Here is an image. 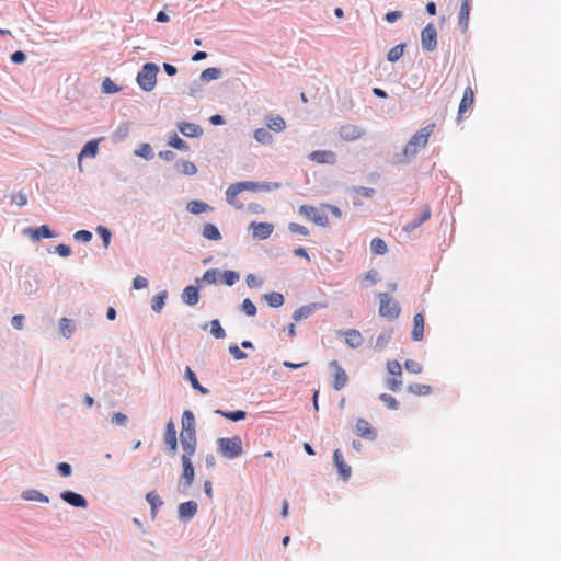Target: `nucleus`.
Segmentation results:
<instances>
[{"instance_id":"11","label":"nucleus","mask_w":561,"mask_h":561,"mask_svg":"<svg viewBox=\"0 0 561 561\" xmlns=\"http://www.w3.org/2000/svg\"><path fill=\"white\" fill-rule=\"evenodd\" d=\"M163 442L167 445L169 453L175 455L178 451V437L176 428L172 420L165 424Z\"/></svg>"},{"instance_id":"57","label":"nucleus","mask_w":561,"mask_h":561,"mask_svg":"<svg viewBox=\"0 0 561 561\" xmlns=\"http://www.w3.org/2000/svg\"><path fill=\"white\" fill-rule=\"evenodd\" d=\"M102 89L105 93H115L118 91L117 85L108 78L103 81Z\"/></svg>"},{"instance_id":"9","label":"nucleus","mask_w":561,"mask_h":561,"mask_svg":"<svg viewBox=\"0 0 561 561\" xmlns=\"http://www.w3.org/2000/svg\"><path fill=\"white\" fill-rule=\"evenodd\" d=\"M365 135V130L355 124L342 125L339 129V136L344 141H355Z\"/></svg>"},{"instance_id":"2","label":"nucleus","mask_w":561,"mask_h":561,"mask_svg":"<svg viewBox=\"0 0 561 561\" xmlns=\"http://www.w3.org/2000/svg\"><path fill=\"white\" fill-rule=\"evenodd\" d=\"M434 129H435V124H430V125L421 128L409 140V142L404 147L403 153L405 156L416 154L421 149H423L426 146L428 138L433 134Z\"/></svg>"},{"instance_id":"63","label":"nucleus","mask_w":561,"mask_h":561,"mask_svg":"<svg viewBox=\"0 0 561 561\" xmlns=\"http://www.w3.org/2000/svg\"><path fill=\"white\" fill-rule=\"evenodd\" d=\"M112 423L116 425H126L127 416L121 412L114 413L112 415Z\"/></svg>"},{"instance_id":"49","label":"nucleus","mask_w":561,"mask_h":561,"mask_svg":"<svg viewBox=\"0 0 561 561\" xmlns=\"http://www.w3.org/2000/svg\"><path fill=\"white\" fill-rule=\"evenodd\" d=\"M387 370L392 376L401 377L402 375V368L398 360H389L387 363Z\"/></svg>"},{"instance_id":"48","label":"nucleus","mask_w":561,"mask_h":561,"mask_svg":"<svg viewBox=\"0 0 561 561\" xmlns=\"http://www.w3.org/2000/svg\"><path fill=\"white\" fill-rule=\"evenodd\" d=\"M379 399L391 410H397L399 407V403L394 397L388 393H381L379 396Z\"/></svg>"},{"instance_id":"60","label":"nucleus","mask_w":561,"mask_h":561,"mask_svg":"<svg viewBox=\"0 0 561 561\" xmlns=\"http://www.w3.org/2000/svg\"><path fill=\"white\" fill-rule=\"evenodd\" d=\"M247 285L250 288H257L262 285V280L259 279L255 275L249 274L245 278Z\"/></svg>"},{"instance_id":"35","label":"nucleus","mask_w":561,"mask_h":561,"mask_svg":"<svg viewBox=\"0 0 561 561\" xmlns=\"http://www.w3.org/2000/svg\"><path fill=\"white\" fill-rule=\"evenodd\" d=\"M98 153V141L91 140L84 145L82 148L79 160H81L83 157H95Z\"/></svg>"},{"instance_id":"12","label":"nucleus","mask_w":561,"mask_h":561,"mask_svg":"<svg viewBox=\"0 0 561 561\" xmlns=\"http://www.w3.org/2000/svg\"><path fill=\"white\" fill-rule=\"evenodd\" d=\"M250 228L252 229L253 237L259 240H265L271 237L274 230V226L268 222H251Z\"/></svg>"},{"instance_id":"18","label":"nucleus","mask_w":561,"mask_h":561,"mask_svg":"<svg viewBox=\"0 0 561 561\" xmlns=\"http://www.w3.org/2000/svg\"><path fill=\"white\" fill-rule=\"evenodd\" d=\"M60 497L75 507L85 508L88 506L87 500L81 494L75 493L72 491H64L60 494Z\"/></svg>"},{"instance_id":"40","label":"nucleus","mask_w":561,"mask_h":561,"mask_svg":"<svg viewBox=\"0 0 561 561\" xmlns=\"http://www.w3.org/2000/svg\"><path fill=\"white\" fill-rule=\"evenodd\" d=\"M165 298H167V293L165 291L157 294L156 296H153L152 301H151L152 310L156 311V312H160L162 310L163 306H164Z\"/></svg>"},{"instance_id":"42","label":"nucleus","mask_w":561,"mask_h":561,"mask_svg":"<svg viewBox=\"0 0 561 561\" xmlns=\"http://www.w3.org/2000/svg\"><path fill=\"white\" fill-rule=\"evenodd\" d=\"M371 251L376 254H385L387 252V244L380 238H374L370 243Z\"/></svg>"},{"instance_id":"13","label":"nucleus","mask_w":561,"mask_h":561,"mask_svg":"<svg viewBox=\"0 0 561 561\" xmlns=\"http://www.w3.org/2000/svg\"><path fill=\"white\" fill-rule=\"evenodd\" d=\"M333 458L334 465L339 471L340 477L344 481L348 480L352 474V468L344 461L343 455L340 449L334 450Z\"/></svg>"},{"instance_id":"64","label":"nucleus","mask_w":561,"mask_h":561,"mask_svg":"<svg viewBox=\"0 0 561 561\" xmlns=\"http://www.w3.org/2000/svg\"><path fill=\"white\" fill-rule=\"evenodd\" d=\"M57 470L62 477H69L72 472L70 465L67 462L58 463Z\"/></svg>"},{"instance_id":"7","label":"nucleus","mask_w":561,"mask_h":561,"mask_svg":"<svg viewBox=\"0 0 561 561\" xmlns=\"http://www.w3.org/2000/svg\"><path fill=\"white\" fill-rule=\"evenodd\" d=\"M299 213L301 215L306 216L307 218H309L311 221H313L318 226H321V227L329 226V218L322 209H319V208H316L312 206H308V205H302L299 207Z\"/></svg>"},{"instance_id":"3","label":"nucleus","mask_w":561,"mask_h":561,"mask_svg":"<svg viewBox=\"0 0 561 561\" xmlns=\"http://www.w3.org/2000/svg\"><path fill=\"white\" fill-rule=\"evenodd\" d=\"M158 72V65L153 62L145 64L137 73L136 81L138 85L146 92L152 91L157 84Z\"/></svg>"},{"instance_id":"34","label":"nucleus","mask_w":561,"mask_h":561,"mask_svg":"<svg viewBox=\"0 0 561 561\" xmlns=\"http://www.w3.org/2000/svg\"><path fill=\"white\" fill-rule=\"evenodd\" d=\"M187 209L192 214L198 215V214H202V213L210 210L211 207L208 204L204 203V202L192 201V202H190L187 204Z\"/></svg>"},{"instance_id":"4","label":"nucleus","mask_w":561,"mask_h":561,"mask_svg":"<svg viewBox=\"0 0 561 561\" xmlns=\"http://www.w3.org/2000/svg\"><path fill=\"white\" fill-rule=\"evenodd\" d=\"M218 451L222 457L233 459L242 455V439L239 436L219 438L217 440Z\"/></svg>"},{"instance_id":"27","label":"nucleus","mask_w":561,"mask_h":561,"mask_svg":"<svg viewBox=\"0 0 561 561\" xmlns=\"http://www.w3.org/2000/svg\"><path fill=\"white\" fill-rule=\"evenodd\" d=\"M197 512V504L194 501L181 503L179 506V514L182 517H193Z\"/></svg>"},{"instance_id":"5","label":"nucleus","mask_w":561,"mask_h":561,"mask_svg":"<svg viewBox=\"0 0 561 561\" xmlns=\"http://www.w3.org/2000/svg\"><path fill=\"white\" fill-rule=\"evenodd\" d=\"M379 299V316L389 320H396L399 318L401 308L396 299L389 296L387 293H380Z\"/></svg>"},{"instance_id":"55","label":"nucleus","mask_w":561,"mask_h":561,"mask_svg":"<svg viewBox=\"0 0 561 561\" xmlns=\"http://www.w3.org/2000/svg\"><path fill=\"white\" fill-rule=\"evenodd\" d=\"M239 186V190L242 191H256L260 188V184L252 181H244V182H238L236 183Z\"/></svg>"},{"instance_id":"39","label":"nucleus","mask_w":561,"mask_h":561,"mask_svg":"<svg viewBox=\"0 0 561 561\" xmlns=\"http://www.w3.org/2000/svg\"><path fill=\"white\" fill-rule=\"evenodd\" d=\"M221 71L218 68H207L201 73V80L202 81H211L216 80L220 77Z\"/></svg>"},{"instance_id":"32","label":"nucleus","mask_w":561,"mask_h":561,"mask_svg":"<svg viewBox=\"0 0 561 561\" xmlns=\"http://www.w3.org/2000/svg\"><path fill=\"white\" fill-rule=\"evenodd\" d=\"M186 377L190 380L192 387L197 390L201 394H207L209 391L207 388L203 387L195 375V373L190 368L186 367Z\"/></svg>"},{"instance_id":"46","label":"nucleus","mask_w":561,"mask_h":561,"mask_svg":"<svg viewBox=\"0 0 561 561\" xmlns=\"http://www.w3.org/2000/svg\"><path fill=\"white\" fill-rule=\"evenodd\" d=\"M169 145L171 147H173L175 149H179V150H182V151H187L188 150L187 144L182 138H180L176 134H174L170 138Z\"/></svg>"},{"instance_id":"6","label":"nucleus","mask_w":561,"mask_h":561,"mask_svg":"<svg viewBox=\"0 0 561 561\" xmlns=\"http://www.w3.org/2000/svg\"><path fill=\"white\" fill-rule=\"evenodd\" d=\"M182 450H183V454H182L181 460H182L183 473H182L180 482L184 481V485L188 486L192 484L194 477H195V471H194V467L192 463V457L196 453V447H182Z\"/></svg>"},{"instance_id":"50","label":"nucleus","mask_w":561,"mask_h":561,"mask_svg":"<svg viewBox=\"0 0 561 561\" xmlns=\"http://www.w3.org/2000/svg\"><path fill=\"white\" fill-rule=\"evenodd\" d=\"M387 387L393 392H398L401 389L402 380L401 377L392 376L387 379Z\"/></svg>"},{"instance_id":"62","label":"nucleus","mask_w":561,"mask_h":561,"mask_svg":"<svg viewBox=\"0 0 561 561\" xmlns=\"http://www.w3.org/2000/svg\"><path fill=\"white\" fill-rule=\"evenodd\" d=\"M229 352L236 359L247 358V354L243 351H241L237 345H231L229 347Z\"/></svg>"},{"instance_id":"23","label":"nucleus","mask_w":561,"mask_h":561,"mask_svg":"<svg viewBox=\"0 0 561 561\" xmlns=\"http://www.w3.org/2000/svg\"><path fill=\"white\" fill-rule=\"evenodd\" d=\"M182 299L188 306H195L199 300L198 288L195 286H187L184 288Z\"/></svg>"},{"instance_id":"51","label":"nucleus","mask_w":561,"mask_h":561,"mask_svg":"<svg viewBox=\"0 0 561 561\" xmlns=\"http://www.w3.org/2000/svg\"><path fill=\"white\" fill-rule=\"evenodd\" d=\"M96 232L102 238L104 247L107 248L111 242V237H112L111 231L107 228H105L104 226H98Z\"/></svg>"},{"instance_id":"45","label":"nucleus","mask_w":561,"mask_h":561,"mask_svg":"<svg viewBox=\"0 0 561 561\" xmlns=\"http://www.w3.org/2000/svg\"><path fill=\"white\" fill-rule=\"evenodd\" d=\"M403 50H404V45L403 44H399L394 47H392L388 55H387V58L389 61H397L401 58V56L403 55Z\"/></svg>"},{"instance_id":"59","label":"nucleus","mask_w":561,"mask_h":561,"mask_svg":"<svg viewBox=\"0 0 561 561\" xmlns=\"http://www.w3.org/2000/svg\"><path fill=\"white\" fill-rule=\"evenodd\" d=\"M12 202L19 206H24L27 203V196L23 192L13 194L11 197Z\"/></svg>"},{"instance_id":"43","label":"nucleus","mask_w":561,"mask_h":561,"mask_svg":"<svg viewBox=\"0 0 561 561\" xmlns=\"http://www.w3.org/2000/svg\"><path fill=\"white\" fill-rule=\"evenodd\" d=\"M216 413H219L224 417H226L230 421H233V422L241 421V420L245 419V412L241 411V410L233 411V412H224L221 410H217Z\"/></svg>"},{"instance_id":"21","label":"nucleus","mask_w":561,"mask_h":561,"mask_svg":"<svg viewBox=\"0 0 561 561\" xmlns=\"http://www.w3.org/2000/svg\"><path fill=\"white\" fill-rule=\"evenodd\" d=\"M411 336L414 341H421L424 336V317L422 313H416L413 318Z\"/></svg>"},{"instance_id":"37","label":"nucleus","mask_w":561,"mask_h":561,"mask_svg":"<svg viewBox=\"0 0 561 561\" xmlns=\"http://www.w3.org/2000/svg\"><path fill=\"white\" fill-rule=\"evenodd\" d=\"M59 331L65 337H70L75 332V325L71 320L62 318L59 321Z\"/></svg>"},{"instance_id":"17","label":"nucleus","mask_w":561,"mask_h":561,"mask_svg":"<svg viewBox=\"0 0 561 561\" xmlns=\"http://www.w3.org/2000/svg\"><path fill=\"white\" fill-rule=\"evenodd\" d=\"M431 214H432L431 207L428 205H425L423 207L420 216L417 218L413 219L411 222H408L407 225H404L403 230L408 233L413 231L414 229L420 227L423 222L428 220L431 218Z\"/></svg>"},{"instance_id":"1","label":"nucleus","mask_w":561,"mask_h":561,"mask_svg":"<svg viewBox=\"0 0 561 561\" xmlns=\"http://www.w3.org/2000/svg\"><path fill=\"white\" fill-rule=\"evenodd\" d=\"M182 430L180 433L181 447H196L195 417L192 411L185 410L182 414Z\"/></svg>"},{"instance_id":"44","label":"nucleus","mask_w":561,"mask_h":561,"mask_svg":"<svg viewBox=\"0 0 561 561\" xmlns=\"http://www.w3.org/2000/svg\"><path fill=\"white\" fill-rule=\"evenodd\" d=\"M210 333L216 337V339H224L226 336V332L225 330L222 329L219 320L215 319V320H211L210 321Z\"/></svg>"},{"instance_id":"38","label":"nucleus","mask_w":561,"mask_h":561,"mask_svg":"<svg viewBox=\"0 0 561 561\" xmlns=\"http://www.w3.org/2000/svg\"><path fill=\"white\" fill-rule=\"evenodd\" d=\"M254 138L256 141L264 144V145L271 144L273 141V137H272L271 133L265 128H257L254 131Z\"/></svg>"},{"instance_id":"58","label":"nucleus","mask_w":561,"mask_h":561,"mask_svg":"<svg viewBox=\"0 0 561 561\" xmlns=\"http://www.w3.org/2000/svg\"><path fill=\"white\" fill-rule=\"evenodd\" d=\"M75 239L82 242H89L92 239V233L88 230H79L75 233Z\"/></svg>"},{"instance_id":"10","label":"nucleus","mask_w":561,"mask_h":561,"mask_svg":"<svg viewBox=\"0 0 561 561\" xmlns=\"http://www.w3.org/2000/svg\"><path fill=\"white\" fill-rule=\"evenodd\" d=\"M329 366L333 370V388L339 391L348 382V376L337 360H331Z\"/></svg>"},{"instance_id":"20","label":"nucleus","mask_w":561,"mask_h":561,"mask_svg":"<svg viewBox=\"0 0 561 561\" xmlns=\"http://www.w3.org/2000/svg\"><path fill=\"white\" fill-rule=\"evenodd\" d=\"M322 307H323L322 305L316 304V302L306 305V306H301L294 312L293 318L295 321H301L304 319H307L311 314H313L318 309H320Z\"/></svg>"},{"instance_id":"61","label":"nucleus","mask_w":561,"mask_h":561,"mask_svg":"<svg viewBox=\"0 0 561 561\" xmlns=\"http://www.w3.org/2000/svg\"><path fill=\"white\" fill-rule=\"evenodd\" d=\"M148 286V280L147 278L142 277V276H136L133 280V287L135 289H144Z\"/></svg>"},{"instance_id":"54","label":"nucleus","mask_w":561,"mask_h":561,"mask_svg":"<svg viewBox=\"0 0 561 561\" xmlns=\"http://www.w3.org/2000/svg\"><path fill=\"white\" fill-rule=\"evenodd\" d=\"M222 278L226 285L232 286L237 280H239V274L233 271H226L222 274Z\"/></svg>"},{"instance_id":"15","label":"nucleus","mask_w":561,"mask_h":561,"mask_svg":"<svg viewBox=\"0 0 561 561\" xmlns=\"http://www.w3.org/2000/svg\"><path fill=\"white\" fill-rule=\"evenodd\" d=\"M470 11H471L470 0H461L459 15H458V24H459L462 33H466L468 31Z\"/></svg>"},{"instance_id":"56","label":"nucleus","mask_w":561,"mask_h":561,"mask_svg":"<svg viewBox=\"0 0 561 561\" xmlns=\"http://www.w3.org/2000/svg\"><path fill=\"white\" fill-rule=\"evenodd\" d=\"M288 229L293 233H297V234H301V236H308L309 234V230L305 226H301V225H299L297 222L289 224Z\"/></svg>"},{"instance_id":"30","label":"nucleus","mask_w":561,"mask_h":561,"mask_svg":"<svg viewBox=\"0 0 561 561\" xmlns=\"http://www.w3.org/2000/svg\"><path fill=\"white\" fill-rule=\"evenodd\" d=\"M202 234L204 238H206L208 240L217 241V240L221 239V234H220L218 228L213 224H206L203 227Z\"/></svg>"},{"instance_id":"19","label":"nucleus","mask_w":561,"mask_h":561,"mask_svg":"<svg viewBox=\"0 0 561 561\" xmlns=\"http://www.w3.org/2000/svg\"><path fill=\"white\" fill-rule=\"evenodd\" d=\"M474 102V92L471 87H467L463 91L462 99L458 108V117L460 118L462 114H465Z\"/></svg>"},{"instance_id":"8","label":"nucleus","mask_w":561,"mask_h":561,"mask_svg":"<svg viewBox=\"0 0 561 561\" xmlns=\"http://www.w3.org/2000/svg\"><path fill=\"white\" fill-rule=\"evenodd\" d=\"M422 47L426 51H433L437 46V31L434 24H427L421 32Z\"/></svg>"},{"instance_id":"26","label":"nucleus","mask_w":561,"mask_h":561,"mask_svg":"<svg viewBox=\"0 0 561 561\" xmlns=\"http://www.w3.org/2000/svg\"><path fill=\"white\" fill-rule=\"evenodd\" d=\"M267 128L275 131L280 133L286 128V123L284 118L279 115H272L266 118Z\"/></svg>"},{"instance_id":"33","label":"nucleus","mask_w":561,"mask_h":561,"mask_svg":"<svg viewBox=\"0 0 561 561\" xmlns=\"http://www.w3.org/2000/svg\"><path fill=\"white\" fill-rule=\"evenodd\" d=\"M175 167L180 173L185 175H194L197 172L196 165L191 161H180Z\"/></svg>"},{"instance_id":"52","label":"nucleus","mask_w":561,"mask_h":561,"mask_svg":"<svg viewBox=\"0 0 561 561\" xmlns=\"http://www.w3.org/2000/svg\"><path fill=\"white\" fill-rule=\"evenodd\" d=\"M241 308L242 311L249 317H253L256 314V307L249 298L243 300Z\"/></svg>"},{"instance_id":"28","label":"nucleus","mask_w":561,"mask_h":561,"mask_svg":"<svg viewBox=\"0 0 561 561\" xmlns=\"http://www.w3.org/2000/svg\"><path fill=\"white\" fill-rule=\"evenodd\" d=\"M146 500L150 504L151 515L154 518L157 515L158 508L163 505V501L161 500L159 494H157L154 491L147 493Z\"/></svg>"},{"instance_id":"47","label":"nucleus","mask_w":561,"mask_h":561,"mask_svg":"<svg viewBox=\"0 0 561 561\" xmlns=\"http://www.w3.org/2000/svg\"><path fill=\"white\" fill-rule=\"evenodd\" d=\"M404 367L409 373L415 374V375L421 374L423 370L422 365L419 362L413 360V359H407L404 363Z\"/></svg>"},{"instance_id":"53","label":"nucleus","mask_w":561,"mask_h":561,"mask_svg":"<svg viewBox=\"0 0 561 561\" xmlns=\"http://www.w3.org/2000/svg\"><path fill=\"white\" fill-rule=\"evenodd\" d=\"M219 272L215 268L207 270L203 275V280L207 284H215L218 279Z\"/></svg>"},{"instance_id":"41","label":"nucleus","mask_w":561,"mask_h":561,"mask_svg":"<svg viewBox=\"0 0 561 561\" xmlns=\"http://www.w3.org/2000/svg\"><path fill=\"white\" fill-rule=\"evenodd\" d=\"M22 497L27 501L48 502V497L38 491L31 490L23 493Z\"/></svg>"},{"instance_id":"36","label":"nucleus","mask_w":561,"mask_h":561,"mask_svg":"<svg viewBox=\"0 0 561 561\" xmlns=\"http://www.w3.org/2000/svg\"><path fill=\"white\" fill-rule=\"evenodd\" d=\"M265 300L271 307L278 308L284 305V296L280 293H270L265 295Z\"/></svg>"},{"instance_id":"29","label":"nucleus","mask_w":561,"mask_h":561,"mask_svg":"<svg viewBox=\"0 0 561 561\" xmlns=\"http://www.w3.org/2000/svg\"><path fill=\"white\" fill-rule=\"evenodd\" d=\"M408 390L410 393L420 397L428 396L432 393V387L423 383L409 385Z\"/></svg>"},{"instance_id":"31","label":"nucleus","mask_w":561,"mask_h":561,"mask_svg":"<svg viewBox=\"0 0 561 561\" xmlns=\"http://www.w3.org/2000/svg\"><path fill=\"white\" fill-rule=\"evenodd\" d=\"M31 236L33 239L39 240L42 238H53L55 233L49 229L48 226L43 225L38 228L31 229Z\"/></svg>"},{"instance_id":"22","label":"nucleus","mask_w":561,"mask_h":561,"mask_svg":"<svg viewBox=\"0 0 561 561\" xmlns=\"http://www.w3.org/2000/svg\"><path fill=\"white\" fill-rule=\"evenodd\" d=\"M343 335L345 343L352 348H358L364 342L360 332L357 330H347L343 332Z\"/></svg>"},{"instance_id":"16","label":"nucleus","mask_w":561,"mask_h":561,"mask_svg":"<svg viewBox=\"0 0 561 561\" xmlns=\"http://www.w3.org/2000/svg\"><path fill=\"white\" fill-rule=\"evenodd\" d=\"M309 159L318 163L333 164L336 161V156L331 150H317L309 154Z\"/></svg>"},{"instance_id":"24","label":"nucleus","mask_w":561,"mask_h":561,"mask_svg":"<svg viewBox=\"0 0 561 561\" xmlns=\"http://www.w3.org/2000/svg\"><path fill=\"white\" fill-rule=\"evenodd\" d=\"M179 130L186 137H198L203 134L201 126L193 123H181Z\"/></svg>"},{"instance_id":"25","label":"nucleus","mask_w":561,"mask_h":561,"mask_svg":"<svg viewBox=\"0 0 561 561\" xmlns=\"http://www.w3.org/2000/svg\"><path fill=\"white\" fill-rule=\"evenodd\" d=\"M241 191L239 190V186L234 183V184H231L227 191H226V199L227 202L232 205L234 208L237 209H242L243 208V204L239 203L237 201V196L238 194H240Z\"/></svg>"},{"instance_id":"14","label":"nucleus","mask_w":561,"mask_h":561,"mask_svg":"<svg viewBox=\"0 0 561 561\" xmlns=\"http://www.w3.org/2000/svg\"><path fill=\"white\" fill-rule=\"evenodd\" d=\"M355 432L358 436L366 439H375L377 434L370 423L365 419H358L355 424Z\"/></svg>"}]
</instances>
